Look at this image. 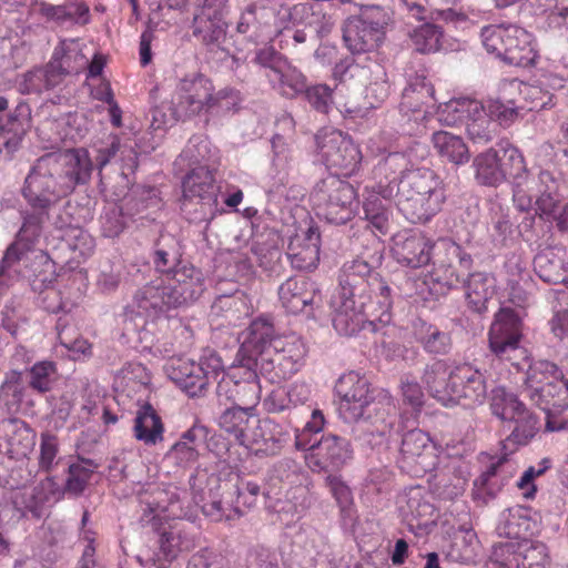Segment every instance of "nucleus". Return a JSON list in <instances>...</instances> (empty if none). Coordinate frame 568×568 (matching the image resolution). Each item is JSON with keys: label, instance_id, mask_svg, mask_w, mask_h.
Listing matches in <instances>:
<instances>
[{"label": "nucleus", "instance_id": "1", "mask_svg": "<svg viewBox=\"0 0 568 568\" xmlns=\"http://www.w3.org/2000/svg\"><path fill=\"white\" fill-rule=\"evenodd\" d=\"M92 171V160L83 148L47 153L34 162L22 187L29 207L21 211L22 225L17 234L24 246L34 244L51 210L78 185L88 183Z\"/></svg>", "mask_w": 568, "mask_h": 568}, {"label": "nucleus", "instance_id": "2", "mask_svg": "<svg viewBox=\"0 0 568 568\" xmlns=\"http://www.w3.org/2000/svg\"><path fill=\"white\" fill-rule=\"evenodd\" d=\"M335 393L339 398L338 414L346 423L366 420L375 426L377 434L385 436L396 420V407L384 390L371 388L368 379L356 372L342 375Z\"/></svg>", "mask_w": 568, "mask_h": 568}, {"label": "nucleus", "instance_id": "3", "mask_svg": "<svg viewBox=\"0 0 568 568\" xmlns=\"http://www.w3.org/2000/svg\"><path fill=\"white\" fill-rule=\"evenodd\" d=\"M241 352H247L261 374L272 379H286L295 374L306 353L297 337L274 336L272 324L263 318L251 323Z\"/></svg>", "mask_w": 568, "mask_h": 568}, {"label": "nucleus", "instance_id": "4", "mask_svg": "<svg viewBox=\"0 0 568 568\" xmlns=\"http://www.w3.org/2000/svg\"><path fill=\"white\" fill-rule=\"evenodd\" d=\"M181 158L189 159L190 164L194 165L183 179L182 210L193 222H210L217 211L215 179L210 164V142L203 136L191 138Z\"/></svg>", "mask_w": 568, "mask_h": 568}, {"label": "nucleus", "instance_id": "5", "mask_svg": "<svg viewBox=\"0 0 568 568\" xmlns=\"http://www.w3.org/2000/svg\"><path fill=\"white\" fill-rule=\"evenodd\" d=\"M203 291L202 272L192 265H182L173 270L171 276L158 277L139 288L133 305L141 314L155 317L194 302Z\"/></svg>", "mask_w": 568, "mask_h": 568}, {"label": "nucleus", "instance_id": "6", "mask_svg": "<svg viewBox=\"0 0 568 568\" xmlns=\"http://www.w3.org/2000/svg\"><path fill=\"white\" fill-rule=\"evenodd\" d=\"M396 204L412 223L428 222L446 200L442 179L430 169H413L399 178L396 184Z\"/></svg>", "mask_w": 568, "mask_h": 568}, {"label": "nucleus", "instance_id": "7", "mask_svg": "<svg viewBox=\"0 0 568 568\" xmlns=\"http://www.w3.org/2000/svg\"><path fill=\"white\" fill-rule=\"evenodd\" d=\"M486 51L504 62L516 67H530L537 52L532 47V36L516 24L486 26L480 32Z\"/></svg>", "mask_w": 568, "mask_h": 568}, {"label": "nucleus", "instance_id": "8", "mask_svg": "<svg viewBox=\"0 0 568 568\" xmlns=\"http://www.w3.org/2000/svg\"><path fill=\"white\" fill-rule=\"evenodd\" d=\"M379 261L381 256L373 257L371 261L356 257L344 263L339 275V287L331 302L332 322L342 329L347 332L349 325L354 327V320L347 316L346 310L354 308V298L363 297V292L369 288L371 284L366 278Z\"/></svg>", "mask_w": 568, "mask_h": 568}, {"label": "nucleus", "instance_id": "9", "mask_svg": "<svg viewBox=\"0 0 568 568\" xmlns=\"http://www.w3.org/2000/svg\"><path fill=\"white\" fill-rule=\"evenodd\" d=\"M390 21L387 8L378 4L363 6L358 16L347 18L343 24L345 45L354 54L375 50L383 42Z\"/></svg>", "mask_w": 568, "mask_h": 568}, {"label": "nucleus", "instance_id": "10", "mask_svg": "<svg viewBox=\"0 0 568 568\" xmlns=\"http://www.w3.org/2000/svg\"><path fill=\"white\" fill-rule=\"evenodd\" d=\"M356 196L349 182L333 174L318 181L311 193L317 215L333 224H344L354 216Z\"/></svg>", "mask_w": 568, "mask_h": 568}, {"label": "nucleus", "instance_id": "11", "mask_svg": "<svg viewBox=\"0 0 568 568\" xmlns=\"http://www.w3.org/2000/svg\"><path fill=\"white\" fill-rule=\"evenodd\" d=\"M490 407L493 414L503 420L504 428L510 430L504 442L505 448L527 445L538 432L537 416L504 388L493 392Z\"/></svg>", "mask_w": 568, "mask_h": 568}, {"label": "nucleus", "instance_id": "12", "mask_svg": "<svg viewBox=\"0 0 568 568\" xmlns=\"http://www.w3.org/2000/svg\"><path fill=\"white\" fill-rule=\"evenodd\" d=\"M224 91L214 92L212 81L201 73H192L180 80L171 101L175 120L189 119L209 112L220 105Z\"/></svg>", "mask_w": 568, "mask_h": 568}, {"label": "nucleus", "instance_id": "13", "mask_svg": "<svg viewBox=\"0 0 568 568\" xmlns=\"http://www.w3.org/2000/svg\"><path fill=\"white\" fill-rule=\"evenodd\" d=\"M439 121L453 126L464 122L466 134L473 144L486 145L497 135V124L488 116L484 103L462 99L446 103L438 112Z\"/></svg>", "mask_w": 568, "mask_h": 568}, {"label": "nucleus", "instance_id": "14", "mask_svg": "<svg viewBox=\"0 0 568 568\" xmlns=\"http://www.w3.org/2000/svg\"><path fill=\"white\" fill-rule=\"evenodd\" d=\"M390 288L383 281H376L374 296L371 295L369 288L363 292V297L354 298V311L346 310L347 316L354 320V327L349 325L347 332L342 329L333 322V326L339 335L351 336L368 325L373 332H377L378 325H388L392 321Z\"/></svg>", "mask_w": 568, "mask_h": 568}, {"label": "nucleus", "instance_id": "15", "mask_svg": "<svg viewBox=\"0 0 568 568\" xmlns=\"http://www.w3.org/2000/svg\"><path fill=\"white\" fill-rule=\"evenodd\" d=\"M520 315L510 307H501L495 315L488 332L490 352L500 361L519 367L527 359V352L520 346L523 336Z\"/></svg>", "mask_w": 568, "mask_h": 568}, {"label": "nucleus", "instance_id": "16", "mask_svg": "<svg viewBox=\"0 0 568 568\" xmlns=\"http://www.w3.org/2000/svg\"><path fill=\"white\" fill-rule=\"evenodd\" d=\"M169 378L189 396L203 395L210 379H217L220 374H225L221 357L211 352L201 358L199 363L193 361L174 358L166 365Z\"/></svg>", "mask_w": 568, "mask_h": 568}, {"label": "nucleus", "instance_id": "17", "mask_svg": "<svg viewBox=\"0 0 568 568\" xmlns=\"http://www.w3.org/2000/svg\"><path fill=\"white\" fill-rule=\"evenodd\" d=\"M315 139L317 153L327 168L339 170L345 175H352L358 170L362 153L351 138L341 131L325 129Z\"/></svg>", "mask_w": 568, "mask_h": 568}, {"label": "nucleus", "instance_id": "18", "mask_svg": "<svg viewBox=\"0 0 568 568\" xmlns=\"http://www.w3.org/2000/svg\"><path fill=\"white\" fill-rule=\"evenodd\" d=\"M452 386L447 406L462 405L475 407L481 405L487 396L485 374L471 363H458L453 365Z\"/></svg>", "mask_w": 568, "mask_h": 568}, {"label": "nucleus", "instance_id": "19", "mask_svg": "<svg viewBox=\"0 0 568 568\" xmlns=\"http://www.w3.org/2000/svg\"><path fill=\"white\" fill-rule=\"evenodd\" d=\"M63 497V489L53 477H45L31 488L12 491L11 503L21 516L40 519Z\"/></svg>", "mask_w": 568, "mask_h": 568}, {"label": "nucleus", "instance_id": "20", "mask_svg": "<svg viewBox=\"0 0 568 568\" xmlns=\"http://www.w3.org/2000/svg\"><path fill=\"white\" fill-rule=\"evenodd\" d=\"M399 467L415 476L432 470L437 464L435 445L428 434L420 429L407 432L402 439Z\"/></svg>", "mask_w": 568, "mask_h": 568}, {"label": "nucleus", "instance_id": "21", "mask_svg": "<svg viewBox=\"0 0 568 568\" xmlns=\"http://www.w3.org/2000/svg\"><path fill=\"white\" fill-rule=\"evenodd\" d=\"M353 457L351 443L334 434L323 435L318 444L305 455V462L312 471H335Z\"/></svg>", "mask_w": 568, "mask_h": 568}, {"label": "nucleus", "instance_id": "22", "mask_svg": "<svg viewBox=\"0 0 568 568\" xmlns=\"http://www.w3.org/2000/svg\"><path fill=\"white\" fill-rule=\"evenodd\" d=\"M435 247L437 253L434 265L437 271L443 270L444 272V276H438L437 281H443L449 288L456 287L460 283L457 266L468 271L473 265L470 254L466 253L459 244L448 239L439 240Z\"/></svg>", "mask_w": 568, "mask_h": 568}, {"label": "nucleus", "instance_id": "23", "mask_svg": "<svg viewBox=\"0 0 568 568\" xmlns=\"http://www.w3.org/2000/svg\"><path fill=\"white\" fill-rule=\"evenodd\" d=\"M321 234L315 225L291 237L286 256L297 271H313L320 262Z\"/></svg>", "mask_w": 568, "mask_h": 568}, {"label": "nucleus", "instance_id": "24", "mask_svg": "<svg viewBox=\"0 0 568 568\" xmlns=\"http://www.w3.org/2000/svg\"><path fill=\"white\" fill-rule=\"evenodd\" d=\"M277 293L282 306L292 314H298L313 306L320 288L306 276H292L280 285Z\"/></svg>", "mask_w": 568, "mask_h": 568}, {"label": "nucleus", "instance_id": "25", "mask_svg": "<svg viewBox=\"0 0 568 568\" xmlns=\"http://www.w3.org/2000/svg\"><path fill=\"white\" fill-rule=\"evenodd\" d=\"M36 445V433L21 419L0 422V452L12 458L27 457Z\"/></svg>", "mask_w": 568, "mask_h": 568}, {"label": "nucleus", "instance_id": "26", "mask_svg": "<svg viewBox=\"0 0 568 568\" xmlns=\"http://www.w3.org/2000/svg\"><path fill=\"white\" fill-rule=\"evenodd\" d=\"M433 243L420 233H403L394 239L393 255L396 261L412 268L427 265L432 261Z\"/></svg>", "mask_w": 568, "mask_h": 568}, {"label": "nucleus", "instance_id": "27", "mask_svg": "<svg viewBox=\"0 0 568 568\" xmlns=\"http://www.w3.org/2000/svg\"><path fill=\"white\" fill-rule=\"evenodd\" d=\"M242 375L235 378V403L248 409H255L261 399V386L257 379L258 366L248 356L240 358Z\"/></svg>", "mask_w": 568, "mask_h": 568}, {"label": "nucleus", "instance_id": "28", "mask_svg": "<svg viewBox=\"0 0 568 568\" xmlns=\"http://www.w3.org/2000/svg\"><path fill=\"white\" fill-rule=\"evenodd\" d=\"M38 11L48 22L58 26L84 24L89 21V7L82 0H67L61 4L42 1L38 4Z\"/></svg>", "mask_w": 568, "mask_h": 568}, {"label": "nucleus", "instance_id": "29", "mask_svg": "<svg viewBox=\"0 0 568 568\" xmlns=\"http://www.w3.org/2000/svg\"><path fill=\"white\" fill-rule=\"evenodd\" d=\"M395 195V185H378V190L365 187L363 210L365 219L379 232L385 233L388 226L389 212L383 200Z\"/></svg>", "mask_w": 568, "mask_h": 568}, {"label": "nucleus", "instance_id": "30", "mask_svg": "<svg viewBox=\"0 0 568 568\" xmlns=\"http://www.w3.org/2000/svg\"><path fill=\"white\" fill-rule=\"evenodd\" d=\"M464 288L469 307L476 313H483L487 311V304L495 295L496 280L487 273L476 272L464 281Z\"/></svg>", "mask_w": 568, "mask_h": 568}, {"label": "nucleus", "instance_id": "31", "mask_svg": "<svg viewBox=\"0 0 568 568\" xmlns=\"http://www.w3.org/2000/svg\"><path fill=\"white\" fill-rule=\"evenodd\" d=\"M62 80L68 74H78L88 65V58L74 40H63L55 47L50 60Z\"/></svg>", "mask_w": 568, "mask_h": 568}, {"label": "nucleus", "instance_id": "32", "mask_svg": "<svg viewBox=\"0 0 568 568\" xmlns=\"http://www.w3.org/2000/svg\"><path fill=\"white\" fill-rule=\"evenodd\" d=\"M452 368L453 366L446 361L438 359L427 364L422 375V381L429 394L444 406H447V400L450 399Z\"/></svg>", "mask_w": 568, "mask_h": 568}, {"label": "nucleus", "instance_id": "33", "mask_svg": "<svg viewBox=\"0 0 568 568\" xmlns=\"http://www.w3.org/2000/svg\"><path fill=\"white\" fill-rule=\"evenodd\" d=\"M475 179L478 184L498 186L504 182L503 156L490 148L477 154L473 160Z\"/></svg>", "mask_w": 568, "mask_h": 568}, {"label": "nucleus", "instance_id": "34", "mask_svg": "<svg viewBox=\"0 0 568 568\" xmlns=\"http://www.w3.org/2000/svg\"><path fill=\"white\" fill-rule=\"evenodd\" d=\"M134 437L145 445H156L163 439L164 427L160 416L150 404H144L134 419Z\"/></svg>", "mask_w": 568, "mask_h": 568}, {"label": "nucleus", "instance_id": "35", "mask_svg": "<svg viewBox=\"0 0 568 568\" xmlns=\"http://www.w3.org/2000/svg\"><path fill=\"white\" fill-rule=\"evenodd\" d=\"M432 143L438 155L456 165H463L470 159V153L463 138L447 131H437L432 135Z\"/></svg>", "mask_w": 568, "mask_h": 568}, {"label": "nucleus", "instance_id": "36", "mask_svg": "<svg viewBox=\"0 0 568 568\" xmlns=\"http://www.w3.org/2000/svg\"><path fill=\"white\" fill-rule=\"evenodd\" d=\"M254 410L240 405L226 408L219 417V426L241 445L251 424L256 423Z\"/></svg>", "mask_w": 568, "mask_h": 568}, {"label": "nucleus", "instance_id": "37", "mask_svg": "<svg viewBox=\"0 0 568 568\" xmlns=\"http://www.w3.org/2000/svg\"><path fill=\"white\" fill-rule=\"evenodd\" d=\"M227 23L220 18L193 17L192 34L204 45L221 48L226 40Z\"/></svg>", "mask_w": 568, "mask_h": 568}, {"label": "nucleus", "instance_id": "38", "mask_svg": "<svg viewBox=\"0 0 568 568\" xmlns=\"http://www.w3.org/2000/svg\"><path fill=\"white\" fill-rule=\"evenodd\" d=\"M151 513L155 516L164 515L165 517H181L182 509L180 506V496L176 490H165L153 488L149 494L148 491L140 497Z\"/></svg>", "mask_w": 568, "mask_h": 568}, {"label": "nucleus", "instance_id": "39", "mask_svg": "<svg viewBox=\"0 0 568 568\" xmlns=\"http://www.w3.org/2000/svg\"><path fill=\"white\" fill-rule=\"evenodd\" d=\"M536 406L546 413H550L551 408L562 409L568 406L564 395V378L550 384H542L539 387L524 392Z\"/></svg>", "mask_w": 568, "mask_h": 568}, {"label": "nucleus", "instance_id": "40", "mask_svg": "<svg viewBox=\"0 0 568 568\" xmlns=\"http://www.w3.org/2000/svg\"><path fill=\"white\" fill-rule=\"evenodd\" d=\"M268 81L273 89L277 90L286 98H294L303 93L306 88V78L288 61H286L274 75H271Z\"/></svg>", "mask_w": 568, "mask_h": 568}, {"label": "nucleus", "instance_id": "41", "mask_svg": "<svg viewBox=\"0 0 568 568\" xmlns=\"http://www.w3.org/2000/svg\"><path fill=\"white\" fill-rule=\"evenodd\" d=\"M271 16L272 12L268 8L256 2L250 3L240 14L236 32L250 37H260L268 24Z\"/></svg>", "mask_w": 568, "mask_h": 568}, {"label": "nucleus", "instance_id": "42", "mask_svg": "<svg viewBox=\"0 0 568 568\" xmlns=\"http://www.w3.org/2000/svg\"><path fill=\"white\" fill-rule=\"evenodd\" d=\"M60 82V75L52 63L49 62L45 68L33 69L24 74L21 91L27 94L41 93L53 89Z\"/></svg>", "mask_w": 568, "mask_h": 568}, {"label": "nucleus", "instance_id": "43", "mask_svg": "<svg viewBox=\"0 0 568 568\" xmlns=\"http://www.w3.org/2000/svg\"><path fill=\"white\" fill-rule=\"evenodd\" d=\"M407 520L416 521L417 526H426L435 513L434 506L425 499L420 488H412L406 495V505L403 507Z\"/></svg>", "mask_w": 568, "mask_h": 568}, {"label": "nucleus", "instance_id": "44", "mask_svg": "<svg viewBox=\"0 0 568 568\" xmlns=\"http://www.w3.org/2000/svg\"><path fill=\"white\" fill-rule=\"evenodd\" d=\"M98 465L91 459H79L68 467V477L63 489V494L68 493L79 496L85 489L94 469Z\"/></svg>", "mask_w": 568, "mask_h": 568}, {"label": "nucleus", "instance_id": "45", "mask_svg": "<svg viewBox=\"0 0 568 568\" xmlns=\"http://www.w3.org/2000/svg\"><path fill=\"white\" fill-rule=\"evenodd\" d=\"M562 378L564 374L555 363L545 359L537 361L529 365L523 393L532 389L535 386L539 387L542 384H550Z\"/></svg>", "mask_w": 568, "mask_h": 568}, {"label": "nucleus", "instance_id": "46", "mask_svg": "<svg viewBox=\"0 0 568 568\" xmlns=\"http://www.w3.org/2000/svg\"><path fill=\"white\" fill-rule=\"evenodd\" d=\"M529 523L523 510L516 507L503 511L496 531L499 536L519 539L526 535Z\"/></svg>", "mask_w": 568, "mask_h": 568}, {"label": "nucleus", "instance_id": "47", "mask_svg": "<svg viewBox=\"0 0 568 568\" xmlns=\"http://www.w3.org/2000/svg\"><path fill=\"white\" fill-rule=\"evenodd\" d=\"M325 425V418L320 409H314L311 415V419L305 424L302 429H296L295 433V447L298 450H305L312 453L320 439L316 435L321 433Z\"/></svg>", "mask_w": 568, "mask_h": 568}, {"label": "nucleus", "instance_id": "48", "mask_svg": "<svg viewBox=\"0 0 568 568\" xmlns=\"http://www.w3.org/2000/svg\"><path fill=\"white\" fill-rule=\"evenodd\" d=\"M504 181L510 179L513 190L525 182L524 178L529 172L520 151L515 146L501 149Z\"/></svg>", "mask_w": 568, "mask_h": 568}, {"label": "nucleus", "instance_id": "49", "mask_svg": "<svg viewBox=\"0 0 568 568\" xmlns=\"http://www.w3.org/2000/svg\"><path fill=\"white\" fill-rule=\"evenodd\" d=\"M29 385L38 393L50 392L58 379L57 365L52 361H41L30 368Z\"/></svg>", "mask_w": 568, "mask_h": 568}, {"label": "nucleus", "instance_id": "50", "mask_svg": "<svg viewBox=\"0 0 568 568\" xmlns=\"http://www.w3.org/2000/svg\"><path fill=\"white\" fill-rule=\"evenodd\" d=\"M26 385L20 372L11 371L0 387V402L10 410L18 408L23 399Z\"/></svg>", "mask_w": 568, "mask_h": 568}, {"label": "nucleus", "instance_id": "51", "mask_svg": "<svg viewBox=\"0 0 568 568\" xmlns=\"http://www.w3.org/2000/svg\"><path fill=\"white\" fill-rule=\"evenodd\" d=\"M443 32L433 23H424L410 33V39L416 51L422 53L435 52L440 48Z\"/></svg>", "mask_w": 568, "mask_h": 568}, {"label": "nucleus", "instance_id": "52", "mask_svg": "<svg viewBox=\"0 0 568 568\" xmlns=\"http://www.w3.org/2000/svg\"><path fill=\"white\" fill-rule=\"evenodd\" d=\"M62 241L72 252L71 258L78 262L80 258L91 255L94 247L91 235L80 227L68 229L62 236Z\"/></svg>", "mask_w": 568, "mask_h": 568}, {"label": "nucleus", "instance_id": "53", "mask_svg": "<svg viewBox=\"0 0 568 568\" xmlns=\"http://www.w3.org/2000/svg\"><path fill=\"white\" fill-rule=\"evenodd\" d=\"M418 342L423 348L435 355L448 354L452 348V338L449 333L443 332L436 326L428 325L418 335Z\"/></svg>", "mask_w": 568, "mask_h": 568}, {"label": "nucleus", "instance_id": "54", "mask_svg": "<svg viewBox=\"0 0 568 568\" xmlns=\"http://www.w3.org/2000/svg\"><path fill=\"white\" fill-rule=\"evenodd\" d=\"M490 559L497 568H523L521 541H506L495 545Z\"/></svg>", "mask_w": 568, "mask_h": 568}, {"label": "nucleus", "instance_id": "55", "mask_svg": "<svg viewBox=\"0 0 568 568\" xmlns=\"http://www.w3.org/2000/svg\"><path fill=\"white\" fill-rule=\"evenodd\" d=\"M467 477L459 470L447 471L438 476L435 490L439 498L453 500L463 495Z\"/></svg>", "mask_w": 568, "mask_h": 568}, {"label": "nucleus", "instance_id": "56", "mask_svg": "<svg viewBox=\"0 0 568 568\" xmlns=\"http://www.w3.org/2000/svg\"><path fill=\"white\" fill-rule=\"evenodd\" d=\"M434 94L433 87L425 78H416L403 91L402 106L418 110Z\"/></svg>", "mask_w": 568, "mask_h": 568}, {"label": "nucleus", "instance_id": "57", "mask_svg": "<svg viewBox=\"0 0 568 568\" xmlns=\"http://www.w3.org/2000/svg\"><path fill=\"white\" fill-rule=\"evenodd\" d=\"M304 93L307 102L314 110L327 114L336 103L337 87L333 90L326 84H315L306 87Z\"/></svg>", "mask_w": 568, "mask_h": 568}, {"label": "nucleus", "instance_id": "58", "mask_svg": "<svg viewBox=\"0 0 568 568\" xmlns=\"http://www.w3.org/2000/svg\"><path fill=\"white\" fill-rule=\"evenodd\" d=\"M521 566L523 568H547L549 566L547 547L539 541L523 539Z\"/></svg>", "mask_w": 568, "mask_h": 568}, {"label": "nucleus", "instance_id": "59", "mask_svg": "<svg viewBox=\"0 0 568 568\" xmlns=\"http://www.w3.org/2000/svg\"><path fill=\"white\" fill-rule=\"evenodd\" d=\"M100 224L101 232L105 237L119 236L126 227L122 207L115 203L109 204L100 217Z\"/></svg>", "mask_w": 568, "mask_h": 568}, {"label": "nucleus", "instance_id": "60", "mask_svg": "<svg viewBox=\"0 0 568 568\" xmlns=\"http://www.w3.org/2000/svg\"><path fill=\"white\" fill-rule=\"evenodd\" d=\"M491 121H497L501 126L511 125L518 118V108L514 101H501L500 99H489L484 104Z\"/></svg>", "mask_w": 568, "mask_h": 568}, {"label": "nucleus", "instance_id": "61", "mask_svg": "<svg viewBox=\"0 0 568 568\" xmlns=\"http://www.w3.org/2000/svg\"><path fill=\"white\" fill-rule=\"evenodd\" d=\"M524 180L520 186L514 189L513 200L520 211H528L532 206L534 197L539 194L538 172H528Z\"/></svg>", "mask_w": 568, "mask_h": 568}, {"label": "nucleus", "instance_id": "62", "mask_svg": "<svg viewBox=\"0 0 568 568\" xmlns=\"http://www.w3.org/2000/svg\"><path fill=\"white\" fill-rule=\"evenodd\" d=\"M261 429L265 437L264 444L266 449L273 453L282 448L291 439L287 428L271 418L262 419Z\"/></svg>", "mask_w": 568, "mask_h": 568}, {"label": "nucleus", "instance_id": "63", "mask_svg": "<svg viewBox=\"0 0 568 568\" xmlns=\"http://www.w3.org/2000/svg\"><path fill=\"white\" fill-rule=\"evenodd\" d=\"M58 437L49 432L41 434L39 468L43 471H50L58 465L60 458Z\"/></svg>", "mask_w": 568, "mask_h": 568}, {"label": "nucleus", "instance_id": "64", "mask_svg": "<svg viewBox=\"0 0 568 568\" xmlns=\"http://www.w3.org/2000/svg\"><path fill=\"white\" fill-rule=\"evenodd\" d=\"M203 514L213 521L234 520L243 516V511L237 506L224 505L221 499H211L202 506Z\"/></svg>", "mask_w": 568, "mask_h": 568}]
</instances>
